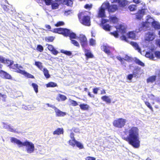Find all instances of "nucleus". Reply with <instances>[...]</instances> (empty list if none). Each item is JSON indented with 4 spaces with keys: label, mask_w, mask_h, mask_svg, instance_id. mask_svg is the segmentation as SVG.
<instances>
[{
    "label": "nucleus",
    "mask_w": 160,
    "mask_h": 160,
    "mask_svg": "<svg viewBox=\"0 0 160 160\" xmlns=\"http://www.w3.org/2000/svg\"><path fill=\"white\" fill-rule=\"evenodd\" d=\"M108 22V20L107 19H102V20L101 22V26L102 25H105L106 23H107Z\"/></svg>",
    "instance_id": "nucleus-57"
},
{
    "label": "nucleus",
    "mask_w": 160,
    "mask_h": 160,
    "mask_svg": "<svg viewBox=\"0 0 160 160\" xmlns=\"http://www.w3.org/2000/svg\"><path fill=\"white\" fill-rule=\"evenodd\" d=\"M136 5H131L129 6L128 8L131 11H135L136 9Z\"/></svg>",
    "instance_id": "nucleus-34"
},
{
    "label": "nucleus",
    "mask_w": 160,
    "mask_h": 160,
    "mask_svg": "<svg viewBox=\"0 0 160 160\" xmlns=\"http://www.w3.org/2000/svg\"><path fill=\"white\" fill-rule=\"evenodd\" d=\"M141 68L137 67H136L134 69V72H133V73H135L136 74V76L138 75L139 73V72H140Z\"/></svg>",
    "instance_id": "nucleus-40"
},
{
    "label": "nucleus",
    "mask_w": 160,
    "mask_h": 160,
    "mask_svg": "<svg viewBox=\"0 0 160 160\" xmlns=\"http://www.w3.org/2000/svg\"><path fill=\"white\" fill-rule=\"evenodd\" d=\"M130 43L134 48L135 50H137L139 52H141V48L136 42H131Z\"/></svg>",
    "instance_id": "nucleus-18"
},
{
    "label": "nucleus",
    "mask_w": 160,
    "mask_h": 160,
    "mask_svg": "<svg viewBox=\"0 0 160 160\" xmlns=\"http://www.w3.org/2000/svg\"><path fill=\"white\" fill-rule=\"evenodd\" d=\"M92 4H85L84 6V8L86 9L90 10L92 8Z\"/></svg>",
    "instance_id": "nucleus-46"
},
{
    "label": "nucleus",
    "mask_w": 160,
    "mask_h": 160,
    "mask_svg": "<svg viewBox=\"0 0 160 160\" xmlns=\"http://www.w3.org/2000/svg\"><path fill=\"white\" fill-rule=\"evenodd\" d=\"M101 99L104 101L106 102L107 103H110L111 102V100L108 96L104 95L102 96L101 98Z\"/></svg>",
    "instance_id": "nucleus-21"
},
{
    "label": "nucleus",
    "mask_w": 160,
    "mask_h": 160,
    "mask_svg": "<svg viewBox=\"0 0 160 160\" xmlns=\"http://www.w3.org/2000/svg\"><path fill=\"white\" fill-rule=\"evenodd\" d=\"M46 87L47 88L52 87L53 88L57 86V85L56 83L53 82H50L47 83L46 85Z\"/></svg>",
    "instance_id": "nucleus-28"
},
{
    "label": "nucleus",
    "mask_w": 160,
    "mask_h": 160,
    "mask_svg": "<svg viewBox=\"0 0 160 160\" xmlns=\"http://www.w3.org/2000/svg\"><path fill=\"white\" fill-rule=\"evenodd\" d=\"M156 45L160 47V39H157L156 40Z\"/></svg>",
    "instance_id": "nucleus-64"
},
{
    "label": "nucleus",
    "mask_w": 160,
    "mask_h": 160,
    "mask_svg": "<svg viewBox=\"0 0 160 160\" xmlns=\"http://www.w3.org/2000/svg\"><path fill=\"white\" fill-rule=\"evenodd\" d=\"M55 38L53 36H49L45 38V40L48 42H52L54 40Z\"/></svg>",
    "instance_id": "nucleus-39"
},
{
    "label": "nucleus",
    "mask_w": 160,
    "mask_h": 160,
    "mask_svg": "<svg viewBox=\"0 0 160 160\" xmlns=\"http://www.w3.org/2000/svg\"><path fill=\"white\" fill-rule=\"evenodd\" d=\"M69 145L73 147L76 146V147L79 148L80 149H82L84 148L83 145L81 143L77 141L76 140L70 143Z\"/></svg>",
    "instance_id": "nucleus-12"
},
{
    "label": "nucleus",
    "mask_w": 160,
    "mask_h": 160,
    "mask_svg": "<svg viewBox=\"0 0 160 160\" xmlns=\"http://www.w3.org/2000/svg\"><path fill=\"white\" fill-rule=\"evenodd\" d=\"M45 2L46 5H50L52 3V0H43Z\"/></svg>",
    "instance_id": "nucleus-54"
},
{
    "label": "nucleus",
    "mask_w": 160,
    "mask_h": 160,
    "mask_svg": "<svg viewBox=\"0 0 160 160\" xmlns=\"http://www.w3.org/2000/svg\"><path fill=\"white\" fill-rule=\"evenodd\" d=\"M52 8L53 9H57L58 8L59 5L57 3H51Z\"/></svg>",
    "instance_id": "nucleus-38"
},
{
    "label": "nucleus",
    "mask_w": 160,
    "mask_h": 160,
    "mask_svg": "<svg viewBox=\"0 0 160 160\" xmlns=\"http://www.w3.org/2000/svg\"><path fill=\"white\" fill-rule=\"evenodd\" d=\"M144 102L145 105L151 110V111L153 112V109L150 102L148 101H144Z\"/></svg>",
    "instance_id": "nucleus-30"
},
{
    "label": "nucleus",
    "mask_w": 160,
    "mask_h": 160,
    "mask_svg": "<svg viewBox=\"0 0 160 160\" xmlns=\"http://www.w3.org/2000/svg\"><path fill=\"white\" fill-rule=\"evenodd\" d=\"M48 49L51 52V51L53 50V49L54 48L53 46L50 44L48 45Z\"/></svg>",
    "instance_id": "nucleus-59"
},
{
    "label": "nucleus",
    "mask_w": 160,
    "mask_h": 160,
    "mask_svg": "<svg viewBox=\"0 0 160 160\" xmlns=\"http://www.w3.org/2000/svg\"><path fill=\"white\" fill-rule=\"evenodd\" d=\"M85 55L87 59L89 58H92L93 57V55L90 52H87Z\"/></svg>",
    "instance_id": "nucleus-35"
},
{
    "label": "nucleus",
    "mask_w": 160,
    "mask_h": 160,
    "mask_svg": "<svg viewBox=\"0 0 160 160\" xmlns=\"http://www.w3.org/2000/svg\"><path fill=\"white\" fill-rule=\"evenodd\" d=\"M23 146H25L27 147V151L28 153L32 152L34 150V144L28 141H26L23 142L22 147Z\"/></svg>",
    "instance_id": "nucleus-6"
},
{
    "label": "nucleus",
    "mask_w": 160,
    "mask_h": 160,
    "mask_svg": "<svg viewBox=\"0 0 160 160\" xmlns=\"http://www.w3.org/2000/svg\"><path fill=\"white\" fill-rule=\"evenodd\" d=\"M8 130L11 132H15V130L11 127L10 125H8Z\"/></svg>",
    "instance_id": "nucleus-63"
},
{
    "label": "nucleus",
    "mask_w": 160,
    "mask_h": 160,
    "mask_svg": "<svg viewBox=\"0 0 160 160\" xmlns=\"http://www.w3.org/2000/svg\"><path fill=\"white\" fill-rule=\"evenodd\" d=\"M79 106L80 108L82 110H88L89 108L88 105L84 103L80 104Z\"/></svg>",
    "instance_id": "nucleus-24"
},
{
    "label": "nucleus",
    "mask_w": 160,
    "mask_h": 160,
    "mask_svg": "<svg viewBox=\"0 0 160 160\" xmlns=\"http://www.w3.org/2000/svg\"><path fill=\"white\" fill-rule=\"evenodd\" d=\"M155 56L157 58L160 59V51H156L154 52Z\"/></svg>",
    "instance_id": "nucleus-48"
},
{
    "label": "nucleus",
    "mask_w": 160,
    "mask_h": 160,
    "mask_svg": "<svg viewBox=\"0 0 160 160\" xmlns=\"http://www.w3.org/2000/svg\"><path fill=\"white\" fill-rule=\"evenodd\" d=\"M111 20L114 23L118 21L117 18L114 17H111Z\"/></svg>",
    "instance_id": "nucleus-58"
},
{
    "label": "nucleus",
    "mask_w": 160,
    "mask_h": 160,
    "mask_svg": "<svg viewBox=\"0 0 160 160\" xmlns=\"http://www.w3.org/2000/svg\"><path fill=\"white\" fill-rule=\"evenodd\" d=\"M71 43L73 44L74 46L79 47V44L78 42L75 40H71Z\"/></svg>",
    "instance_id": "nucleus-49"
},
{
    "label": "nucleus",
    "mask_w": 160,
    "mask_h": 160,
    "mask_svg": "<svg viewBox=\"0 0 160 160\" xmlns=\"http://www.w3.org/2000/svg\"><path fill=\"white\" fill-rule=\"evenodd\" d=\"M99 88H95L92 89V92L94 94H97L98 93V91L99 90Z\"/></svg>",
    "instance_id": "nucleus-53"
},
{
    "label": "nucleus",
    "mask_w": 160,
    "mask_h": 160,
    "mask_svg": "<svg viewBox=\"0 0 160 160\" xmlns=\"http://www.w3.org/2000/svg\"><path fill=\"white\" fill-rule=\"evenodd\" d=\"M64 132L63 129V128H57L53 132V135H59L61 134H63Z\"/></svg>",
    "instance_id": "nucleus-17"
},
{
    "label": "nucleus",
    "mask_w": 160,
    "mask_h": 160,
    "mask_svg": "<svg viewBox=\"0 0 160 160\" xmlns=\"http://www.w3.org/2000/svg\"><path fill=\"white\" fill-rule=\"evenodd\" d=\"M78 17L79 22L81 23L86 26H89L90 25V18L88 15H85L83 12L79 13Z\"/></svg>",
    "instance_id": "nucleus-3"
},
{
    "label": "nucleus",
    "mask_w": 160,
    "mask_h": 160,
    "mask_svg": "<svg viewBox=\"0 0 160 160\" xmlns=\"http://www.w3.org/2000/svg\"><path fill=\"white\" fill-rule=\"evenodd\" d=\"M70 30L67 28H63L62 34L66 37H68L69 35Z\"/></svg>",
    "instance_id": "nucleus-26"
},
{
    "label": "nucleus",
    "mask_w": 160,
    "mask_h": 160,
    "mask_svg": "<svg viewBox=\"0 0 160 160\" xmlns=\"http://www.w3.org/2000/svg\"><path fill=\"white\" fill-rule=\"evenodd\" d=\"M64 24V23L62 21H59L58 22L55 24L56 27H58L61 26H63Z\"/></svg>",
    "instance_id": "nucleus-51"
},
{
    "label": "nucleus",
    "mask_w": 160,
    "mask_h": 160,
    "mask_svg": "<svg viewBox=\"0 0 160 160\" xmlns=\"http://www.w3.org/2000/svg\"><path fill=\"white\" fill-rule=\"evenodd\" d=\"M124 134L122 135V138L127 142L134 148L140 147V141L139 138V130L135 126L129 127L125 128Z\"/></svg>",
    "instance_id": "nucleus-1"
},
{
    "label": "nucleus",
    "mask_w": 160,
    "mask_h": 160,
    "mask_svg": "<svg viewBox=\"0 0 160 160\" xmlns=\"http://www.w3.org/2000/svg\"><path fill=\"white\" fill-rule=\"evenodd\" d=\"M114 2H118V5L115 4H110L108 2H104L102 5H105L108 12L112 13L118 10L119 7L123 8L128 4V1L126 0H114L112 2V3Z\"/></svg>",
    "instance_id": "nucleus-2"
},
{
    "label": "nucleus",
    "mask_w": 160,
    "mask_h": 160,
    "mask_svg": "<svg viewBox=\"0 0 160 160\" xmlns=\"http://www.w3.org/2000/svg\"><path fill=\"white\" fill-rule=\"evenodd\" d=\"M11 142L12 143L17 144L20 147H22L23 142L15 138H11Z\"/></svg>",
    "instance_id": "nucleus-15"
},
{
    "label": "nucleus",
    "mask_w": 160,
    "mask_h": 160,
    "mask_svg": "<svg viewBox=\"0 0 160 160\" xmlns=\"http://www.w3.org/2000/svg\"><path fill=\"white\" fill-rule=\"evenodd\" d=\"M102 49L108 55H111V50L112 48L108 46L103 45L102 46Z\"/></svg>",
    "instance_id": "nucleus-14"
},
{
    "label": "nucleus",
    "mask_w": 160,
    "mask_h": 160,
    "mask_svg": "<svg viewBox=\"0 0 160 160\" xmlns=\"http://www.w3.org/2000/svg\"><path fill=\"white\" fill-rule=\"evenodd\" d=\"M35 64L40 69L42 70V66L41 62H36Z\"/></svg>",
    "instance_id": "nucleus-44"
},
{
    "label": "nucleus",
    "mask_w": 160,
    "mask_h": 160,
    "mask_svg": "<svg viewBox=\"0 0 160 160\" xmlns=\"http://www.w3.org/2000/svg\"><path fill=\"white\" fill-rule=\"evenodd\" d=\"M69 37L70 39L71 40H72V39H75L76 38V34L74 32H70L69 33V35L68 36Z\"/></svg>",
    "instance_id": "nucleus-36"
},
{
    "label": "nucleus",
    "mask_w": 160,
    "mask_h": 160,
    "mask_svg": "<svg viewBox=\"0 0 160 160\" xmlns=\"http://www.w3.org/2000/svg\"><path fill=\"white\" fill-rule=\"evenodd\" d=\"M70 102L71 105L72 106H76L78 105L77 102L74 100H71Z\"/></svg>",
    "instance_id": "nucleus-52"
},
{
    "label": "nucleus",
    "mask_w": 160,
    "mask_h": 160,
    "mask_svg": "<svg viewBox=\"0 0 160 160\" xmlns=\"http://www.w3.org/2000/svg\"><path fill=\"white\" fill-rule=\"evenodd\" d=\"M128 38L132 39H135L136 38V34L134 31L129 32L127 34Z\"/></svg>",
    "instance_id": "nucleus-20"
},
{
    "label": "nucleus",
    "mask_w": 160,
    "mask_h": 160,
    "mask_svg": "<svg viewBox=\"0 0 160 160\" xmlns=\"http://www.w3.org/2000/svg\"><path fill=\"white\" fill-rule=\"evenodd\" d=\"M152 27L156 29H160V24L155 21H153L152 22Z\"/></svg>",
    "instance_id": "nucleus-23"
},
{
    "label": "nucleus",
    "mask_w": 160,
    "mask_h": 160,
    "mask_svg": "<svg viewBox=\"0 0 160 160\" xmlns=\"http://www.w3.org/2000/svg\"><path fill=\"white\" fill-rule=\"evenodd\" d=\"M12 61V62H10V63L9 65L13 69H17V72L25 76H26L28 78H34V77L33 75L25 72L24 71L21 70L20 69L22 68L21 66H19L18 64H15L13 65V61Z\"/></svg>",
    "instance_id": "nucleus-4"
},
{
    "label": "nucleus",
    "mask_w": 160,
    "mask_h": 160,
    "mask_svg": "<svg viewBox=\"0 0 160 160\" xmlns=\"http://www.w3.org/2000/svg\"><path fill=\"white\" fill-rule=\"evenodd\" d=\"M51 52L54 55H56L58 53V52L54 48L53 50L51 51Z\"/></svg>",
    "instance_id": "nucleus-61"
},
{
    "label": "nucleus",
    "mask_w": 160,
    "mask_h": 160,
    "mask_svg": "<svg viewBox=\"0 0 160 160\" xmlns=\"http://www.w3.org/2000/svg\"><path fill=\"white\" fill-rule=\"evenodd\" d=\"M78 38L80 44L83 48H84L87 46V40L85 35H80Z\"/></svg>",
    "instance_id": "nucleus-7"
},
{
    "label": "nucleus",
    "mask_w": 160,
    "mask_h": 160,
    "mask_svg": "<svg viewBox=\"0 0 160 160\" xmlns=\"http://www.w3.org/2000/svg\"><path fill=\"white\" fill-rule=\"evenodd\" d=\"M43 72L44 75L46 78H48L50 77V75L49 73L48 70L46 68H44Z\"/></svg>",
    "instance_id": "nucleus-29"
},
{
    "label": "nucleus",
    "mask_w": 160,
    "mask_h": 160,
    "mask_svg": "<svg viewBox=\"0 0 160 160\" xmlns=\"http://www.w3.org/2000/svg\"><path fill=\"white\" fill-rule=\"evenodd\" d=\"M126 122L125 119L121 118L115 120L113 123V126L118 128H121L125 125Z\"/></svg>",
    "instance_id": "nucleus-5"
},
{
    "label": "nucleus",
    "mask_w": 160,
    "mask_h": 160,
    "mask_svg": "<svg viewBox=\"0 0 160 160\" xmlns=\"http://www.w3.org/2000/svg\"><path fill=\"white\" fill-rule=\"evenodd\" d=\"M32 86L34 88V91L36 93H37L38 92V86L35 83H32Z\"/></svg>",
    "instance_id": "nucleus-41"
},
{
    "label": "nucleus",
    "mask_w": 160,
    "mask_h": 160,
    "mask_svg": "<svg viewBox=\"0 0 160 160\" xmlns=\"http://www.w3.org/2000/svg\"><path fill=\"white\" fill-rule=\"evenodd\" d=\"M64 2H66V4L68 6H70L72 4L71 0H64Z\"/></svg>",
    "instance_id": "nucleus-50"
},
{
    "label": "nucleus",
    "mask_w": 160,
    "mask_h": 160,
    "mask_svg": "<svg viewBox=\"0 0 160 160\" xmlns=\"http://www.w3.org/2000/svg\"><path fill=\"white\" fill-rule=\"evenodd\" d=\"M61 52L68 56H70L72 54V53L70 51H65L63 50H61Z\"/></svg>",
    "instance_id": "nucleus-37"
},
{
    "label": "nucleus",
    "mask_w": 160,
    "mask_h": 160,
    "mask_svg": "<svg viewBox=\"0 0 160 160\" xmlns=\"http://www.w3.org/2000/svg\"><path fill=\"white\" fill-rule=\"evenodd\" d=\"M36 49L37 51L40 52H42L43 50V48L41 45H38Z\"/></svg>",
    "instance_id": "nucleus-42"
},
{
    "label": "nucleus",
    "mask_w": 160,
    "mask_h": 160,
    "mask_svg": "<svg viewBox=\"0 0 160 160\" xmlns=\"http://www.w3.org/2000/svg\"><path fill=\"white\" fill-rule=\"evenodd\" d=\"M85 160H96V158L93 157L88 156L86 158Z\"/></svg>",
    "instance_id": "nucleus-60"
},
{
    "label": "nucleus",
    "mask_w": 160,
    "mask_h": 160,
    "mask_svg": "<svg viewBox=\"0 0 160 160\" xmlns=\"http://www.w3.org/2000/svg\"><path fill=\"white\" fill-rule=\"evenodd\" d=\"M54 110L55 112L56 116L63 117L66 114V113L65 112L60 111L56 107Z\"/></svg>",
    "instance_id": "nucleus-13"
},
{
    "label": "nucleus",
    "mask_w": 160,
    "mask_h": 160,
    "mask_svg": "<svg viewBox=\"0 0 160 160\" xmlns=\"http://www.w3.org/2000/svg\"><path fill=\"white\" fill-rule=\"evenodd\" d=\"M145 14L144 9H142L139 10L136 13V18L137 19L140 20Z\"/></svg>",
    "instance_id": "nucleus-10"
},
{
    "label": "nucleus",
    "mask_w": 160,
    "mask_h": 160,
    "mask_svg": "<svg viewBox=\"0 0 160 160\" xmlns=\"http://www.w3.org/2000/svg\"><path fill=\"white\" fill-rule=\"evenodd\" d=\"M104 8L102 5L100 7L98 8V17L100 18H104L106 17L105 10L106 8Z\"/></svg>",
    "instance_id": "nucleus-8"
},
{
    "label": "nucleus",
    "mask_w": 160,
    "mask_h": 160,
    "mask_svg": "<svg viewBox=\"0 0 160 160\" xmlns=\"http://www.w3.org/2000/svg\"><path fill=\"white\" fill-rule=\"evenodd\" d=\"M133 76L135 77H136V74L135 73H132V74H129L127 76V78L129 80H131Z\"/></svg>",
    "instance_id": "nucleus-47"
},
{
    "label": "nucleus",
    "mask_w": 160,
    "mask_h": 160,
    "mask_svg": "<svg viewBox=\"0 0 160 160\" xmlns=\"http://www.w3.org/2000/svg\"><path fill=\"white\" fill-rule=\"evenodd\" d=\"M74 133L73 132L71 133L70 134V137L72 139L71 140H70L68 141V143L69 144H70L71 143L73 142L74 141H75L76 140L75 138L74 137Z\"/></svg>",
    "instance_id": "nucleus-31"
},
{
    "label": "nucleus",
    "mask_w": 160,
    "mask_h": 160,
    "mask_svg": "<svg viewBox=\"0 0 160 160\" xmlns=\"http://www.w3.org/2000/svg\"><path fill=\"white\" fill-rule=\"evenodd\" d=\"M145 56L150 59H152L154 58L153 54L150 52H147L145 54Z\"/></svg>",
    "instance_id": "nucleus-32"
},
{
    "label": "nucleus",
    "mask_w": 160,
    "mask_h": 160,
    "mask_svg": "<svg viewBox=\"0 0 160 160\" xmlns=\"http://www.w3.org/2000/svg\"><path fill=\"white\" fill-rule=\"evenodd\" d=\"M0 76L3 78L7 79H11L12 78L10 75L2 70L0 71Z\"/></svg>",
    "instance_id": "nucleus-11"
},
{
    "label": "nucleus",
    "mask_w": 160,
    "mask_h": 160,
    "mask_svg": "<svg viewBox=\"0 0 160 160\" xmlns=\"http://www.w3.org/2000/svg\"><path fill=\"white\" fill-rule=\"evenodd\" d=\"M67 99V98L65 96L61 94H59L57 98V100L58 101H60V100L64 101Z\"/></svg>",
    "instance_id": "nucleus-22"
},
{
    "label": "nucleus",
    "mask_w": 160,
    "mask_h": 160,
    "mask_svg": "<svg viewBox=\"0 0 160 160\" xmlns=\"http://www.w3.org/2000/svg\"><path fill=\"white\" fill-rule=\"evenodd\" d=\"M2 8L5 11L8 12L11 15H13L14 14V11L8 8L6 5H3L2 6Z\"/></svg>",
    "instance_id": "nucleus-19"
},
{
    "label": "nucleus",
    "mask_w": 160,
    "mask_h": 160,
    "mask_svg": "<svg viewBox=\"0 0 160 160\" xmlns=\"http://www.w3.org/2000/svg\"><path fill=\"white\" fill-rule=\"evenodd\" d=\"M7 98V96L5 94H2L0 93V101H2L3 102H5L6 101V98Z\"/></svg>",
    "instance_id": "nucleus-33"
},
{
    "label": "nucleus",
    "mask_w": 160,
    "mask_h": 160,
    "mask_svg": "<svg viewBox=\"0 0 160 160\" xmlns=\"http://www.w3.org/2000/svg\"><path fill=\"white\" fill-rule=\"evenodd\" d=\"M119 59V60H123V59H124V60H132V58H131L128 56L127 55L126 56L125 59L122 58H120V59Z\"/></svg>",
    "instance_id": "nucleus-55"
},
{
    "label": "nucleus",
    "mask_w": 160,
    "mask_h": 160,
    "mask_svg": "<svg viewBox=\"0 0 160 160\" xmlns=\"http://www.w3.org/2000/svg\"><path fill=\"white\" fill-rule=\"evenodd\" d=\"M102 28L106 31H109L110 30L111 26L108 24H105L101 26Z\"/></svg>",
    "instance_id": "nucleus-27"
},
{
    "label": "nucleus",
    "mask_w": 160,
    "mask_h": 160,
    "mask_svg": "<svg viewBox=\"0 0 160 160\" xmlns=\"http://www.w3.org/2000/svg\"><path fill=\"white\" fill-rule=\"evenodd\" d=\"M136 61V63L142 66H144V63L142 62L141 61Z\"/></svg>",
    "instance_id": "nucleus-56"
},
{
    "label": "nucleus",
    "mask_w": 160,
    "mask_h": 160,
    "mask_svg": "<svg viewBox=\"0 0 160 160\" xmlns=\"http://www.w3.org/2000/svg\"><path fill=\"white\" fill-rule=\"evenodd\" d=\"M63 28H58V33L59 34H62V33Z\"/></svg>",
    "instance_id": "nucleus-62"
},
{
    "label": "nucleus",
    "mask_w": 160,
    "mask_h": 160,
    "mask_svg": "<svg viewBox=\"0 0 160 160\" xmlns=\"http://www.w3.org/2000/svg\"><path fill=\"white\" fill-rule=\"evenodd\" d=\"M110 34L114 36L115 38H118V34L117 31H114L113 32H110Z\"/></svg>",
    "instance_id": "nucleus-45"
},
{
    "label": "nucleus",
    "mask_w": 160,
    "mask_h": 160,
    "mask_svg": "<svg viewBox=\"0 0 160 160\" xmlns=\"http://www.w3.org/2000/svg\"><path fill=\"white\" fill-rule=\"evenodd\" d=\"M154 38V36L153 33L148 32L146 34L145 40L148 41H152Z\"/></svg>",
    "instance_id": "nucleus-16"
},
{
    "label": "nucleus",
    "mask_w": 160,
    "mask_h": 160,
    "mask_svg": "<svg viewBox=\"0 0 160 160\" xmlns=\"http://www.w3.org/2000/svg\"><path fill=\"white\" fill-rule=\"evenodd\" d=\"M115 28L117 30L123 34L126 33V27L123 25L120 24L115 26Z\"/></svg>",
    "instance_id": "nucleus-9"
},
{
    "label": "nucleus",
    "mask_w": 160,
    "mask_h": 160,
    "mask_svg": "<svg viewBox=\"0 0 160 160\" xmlns=\"http://www.w3.org/2000/svg\"><path fill=\"white\" fill-rule=\"evenodd\" d=\"M156 76L155 75L150 76L147 79V82L153 83L156 80Z\"/></svg>",
    "instance_id": "nucleus-25"
},
{
    "label": "nucleus",
    "mask_w": 160,
    "mask_h": 160,
    "mask_svg": "<svg viewBox=\"0 0 160 160\" xmlns=\"http://www.w3.org/2000/svg\"><path fill=\"white\" fill-rule=\"evenodd\" d=\"M90 45L92 46H94L96 44V41L93 38H91L89 40Z\"/></svg>",
    "instance_id": "nucleus-43"
}]
</instances>
